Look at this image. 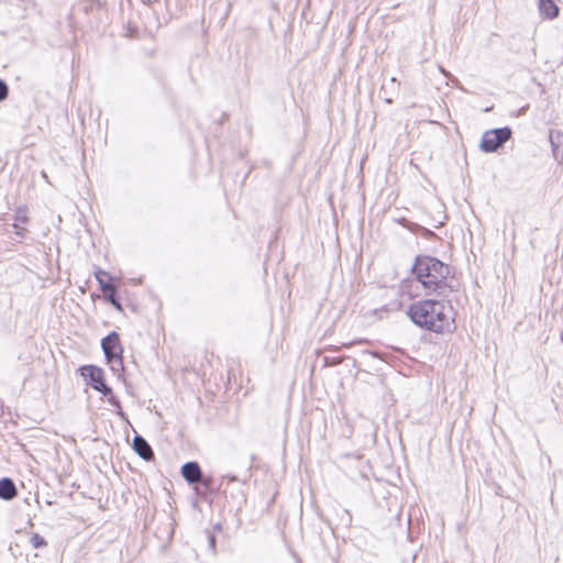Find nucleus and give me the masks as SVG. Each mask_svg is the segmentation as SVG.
<instances>
[{
    "instance_id": "1",
    "label": "nucleus",
    "mask_w": 563,
    "mask_h": 563,
    "mask_svg": "<svg viewBox=\"0 0 563 563\" xmlns=\"http://www.w3.org/2000/svg\"><path fill=\"white\" fill-rule=\"evenodd\" d=\"M454 310L449 300L420 299L409 305L407 316L420 329L438 334L456 329Z\"/></svg>"
},
{
    "instance_id": "2",
    "label": "nucleus",
    "mask_w": 563,
    "mask_h": 563,
    "mask_svg": "<svg viewBox=\"0 0 563 563\" xmlns=\"http://www.w3.org/2000/svg\"><path fill=\"white\" fill-rule=\"evenodd\" d=\"M411 274L427 294L448 297L457 290L452 267L435 256L419 254L415 257Z\"/></svg>"
},
{
    "instance_id": "3",
    "label": "nucleus",
    "mask_w": 563,
    "mask_h": 563,
    "mask_svg": "<svg viewBox=\"0 0 563 563\" xmlns=\"http://www.w3.org/2000/svg\"><path fill=\"white\" fill-rule=\"evenodd\" d=\"M101 349L110 369L118 374V378H121L124 373V365L123 346L121 344L119 333L117 331H111L108 335L102 338Z\"/></svg>"
},
{
    "instance_id": "4",
    "label": "nucleus",
    "mask_w": 563,
    "mask_h": 563,
    "mask_svg": "<svg viewBox=\"0 0 563 563\" xmlns=\"http://www.w3.org/2000/svg\"><path fill=\"white\" fill-rule=\"evenodd\" d=\"M512 136V130L509 126H501L487 130L483 133L479 150L484 153L490 154L498 152L506 142Z\"/></svg>"
},
{
    "instance_id": "5",
    "label": "nucleus",
    "mask_w": 563,
    "mask_h": 563,
    "mask_svg": "<svg viewBox=\"0 0 563 563\" xmlns=\"http://www.w3.org/2000/svg\"><path fill=\"white\" fill-rule=\"evenodd\" d=\"M77 372L84 378L86 385L92 389H96L106 380L103 369L93 364L81 365L78 367Z\"/></svg>"
},
{
    "instance_id": "6",
    "label": "nucleus",
    "mask_w": 563,
    "mask_h": 563,
    "mask_svg": "<svg viewBox=\"0 0 563 563\" xmlns=\"http://www.w3.org/2000/svg\"><path fill=\"white\" fill-rule=\"evenodd\" d=\"M95 390L107 398L108 404L115 409V412L120 418L126 419V415L122 409L120 399L114 395L112 387L109 386L106 380Z\"/></svg>"
},
{
    "instance_id": "7",
    "label": "nucleus",
    "mask_w": 563,
    "mask_h": 563,
    "mask_svg": "<svg viewBox=\"0 0 563 563\" xmlns=\"http://www.w3.org/2000/svg\"><path fill=\"white\" fill-rule=\"evenodd\" d=\"M180 474L189 485L199 482V479L203 475L199 463L196 461L186 462L180 468Z\"/></svg>"
},
{
    "instance_id": "8",
    "label": "nucleus",
    "mask_w": 563,
    "mask_h": 563,
    "mask_svg": "<svg viewBox=\"0 0 563 563\" xmlns=\"http://www.w3.org/2000/svg\"><path fill=\"white\" fill-rule=\"evenodd\" d=\"M132 448L135 451V453L144 461L150 462L154 459V452L152 450V446L150 445L145 438L137 433L133 438Z\"/></svg>"
},
{
    "instance_id": "9",
    "label": "nucleus",
    "mask_w": 563,
    "mask_h": 563,
    "mask_svg": "<svg viewBox=\"0 0 563 563\" xmlns=\"http://www.w3.org/2000/svg\"><path fill=\"white\" fill-rule=\"evenodd\" d=\"M192 486L199 497H207L217 492V488L214 487V479L210 475L203 474L199 482H196Z\"/></svg>"
},
{
    "instance_id": "10",
    "label": "nucleus",
    "mask_w": 563,
    "mask_h": 563,
    "mask_svg": "<svg viewBox=\"0 0 563 563\" xmlns=\"http://www.w3.org/2000/svg\"><path fill=\"white\" fill-rule=\"evenodd\" d=\"M552 154L555 161L563 163V133L551 130L549 133Z\"/></svg>"
},
{
    "instance_id": "11",
    "label": "nucleus",
    "mask_w": 563,
    "mask_h": 563,
    "mask_svg": "<svg viewBox=\"0 0 563 563\" xmlns=\"http://www.w3.org/2000/svg\"><path fill=\"white\" fill-rule=\"evenodd\" d=\"M538 9L541 18L544 20H553L560 13V8L554 0H538Z\"/></svg>"
},
{
    "instance_id": "12",
    "label": "nucleus",
    "mask_w": 563,
    "mask_h": 563,
    "mask_svg": "<svg viewBox=\"0 0 563 563\" xmlns=\"http://www.w3.org/2000/svg\"><path fill=\"white\" fill-rule=\"evenodd\" d=\"M18 495L16 486L12 478L3 477L0 479V498L3 500H12Z\"/></svg>"
},
{
    "instance_id": "13",
    "label": "nucleus",
    "mask_w": 563,
    "mask_h": 563,
    "mask_svg": "<svg viewBox=\"0 0 563 563\" xmlns=\"http://www.w3.org/2000/svg\"><path fill=\"white\" fill-rule=\"evenodd\" d=\"M398 222L402 227L407 228L410 232L420 233L426 239H431V238L435 236V233L433 231H431L427 228H423L422 225H420L418 223L410 222L405 218L399 219Z\"/></svg>"
},
{
    "instance_id": "14",
    "label": "nucleus",
    "mask_w": 563,
    "mask_h": 563,
    "mask_svg": "<svg viewBox=\"0 0 563 563\" xmlns=\"http://www.w3.org/2000/svg\"><path fill=\"white\" fill-rule=\"evenodd\" d=\"M95 277H96V279L99 284V287L103 294L107 292L108 290H113L114 285L111 283L112 276L108 272H106L101 268H98L95 272Z\"/></svg>"
},
{
    "instance_id": "15",
    "label": "nucleus",
    "mask_w": 563,
    "mask_h": 563,
    "mask_svg": "<svg viewBox=\"0 0 563 563\" xmlns=\"http://www.w3.org/2000/svg\"><path fill=\"white\" fill-rule=\"evenodd\" d=\"M107 300L111 303V306L119 312H123V306L117 295V288L113 287V290H108L104 292Z\"/></svg>"
},
{
    "instance_id": "16",
    "label": "nucleus",
    "mask_w": 563,
    "mask_h": 563,
    "mask_svg": "<svg viewBox=\"0 0 563 563\" xmlns=\"http://www.w3.org/2000/svg\"><path fill=\"white\" fill-rule=\"evenodd\" d=\"M29 222V217L26 214V208L25 207H19L14 214V223H23L26 224Z\"/></svg>"
},
{
    "instance_id": "17",
    "label": "nucleus",
    "mask_w": 563,
    "mask_h": 563,
    "mask_svg": "<svg viewBox=\"0 0 563 563\" xmlns=\"http://www.w3.org/2000/svg\"><path fill=\"white\" fill-rule=\"evenodd\" d=\"M30 543L34 549H41L47 544L46 540L38 533H33L31 536Z\"/></svg>"
},
{
    "instance_id": "18",
    "label": "nucleus",
    "mask_w": 563,
    "mask_h": 563,
    "mask_svg": "<svg viewBox=\"0 0 563 563\" xmlns=\"http://www.w3.org/2000/svg\"><path fill=\"white\" fill-rule=\"evenodd\" d=\"M207 539H208V547L212 551V553H216L217 550V539L216 536L209 531L206 530Z\"/></svg>"
},
{
    "instance_id": "19",
    "label": "nucleus",
    "mask_w": 563,
    "mask_h": 563,
    "mask_svg": "<svg viewBox=\"0 0 563 563\" xmlns=\"http://www.w3.org/2000/svg\"><path fill=\"white\" fill-rule=\"evenodd\" d=\"M9 96V86L0 78V102L4 101Z\"/></svg>"
},
{
    "instance_id": "20",
    "label": "nucleus",
    "mask_w": 563,
    "mask_h": 563,
    "mask_svg": "<svg viewBox=\"0 0 563 563\" xmlns=\"http://www.w3.org/2000/svg\"><path fill=\"white\" fill-rule=\"evenodd\" d=\"M14 233L19 239H24L26 236L27 230L21 227L18 223H13Z\"/></svg>"
},
{
    "instance_id": "21",
    "label": "nucleus",
    "mask_w": 563,
    "mask_h": 563,
    "mask_svg": "<svg viewBox=\"0 0 563 563\" xmlns=\"http://www.w3.org/2000/svg\"><path fill=\"white\" fill-rule=\"evenodd\" d=\"M362 343H368V340L366 339H357L355 341H351V342H347V343H343V346L344 347H351L352 345L354 344H362Z\"/></svg>"
},
{
    "instance_id": "22",
    "label": "nucleus",
    "mask_w": 563,
    "mask_h": 563,
    "mask_svg": "<svg viewBox=\"0 0 563 563\" xmlns=\"http://www.w3.org/2000/svg\"><path fill=\"white\" fill-rule=\"evenodd\" d=\"M224 478H227L229 482H236L238 477L235 475H225Z\"/></svg>"
},
{
    "instance_id": "23",
    "label": "nucleus",
    "mask_w": 563,
    "mask_h": 563,
    "mask_svg": "<svg viewBox=\"0 0 563 563\" xmlns=\"http://www.w3.org/2000/svg\"><path fill=\"white\" fill-rule=\"evenodd\" d=\"M364 354H371L373 356H376V352H371V351H363Z\"/></svg>"
},
{
    "instance_id": "24",
    "label": "nucleus",
    "mask_w": 563,
    "mask_h": 563,
    "mask_svg": "<svg viewBox=\"0 0 563 563\" xmlns=\"http://www.w3.org/2000/svg\"><path fill=\"white\" fill-rule=\"evenodd\" d=\"M385 102L390 104V103H393V99L391 98H385Z\"/></svg>"
},
{
    "instance_id": "25",
    "label": "nucleus",
    "mask_w": 563,
    "mask_h": 563,
    "mask_svg": "<svg viewBox=\"0 0 563 563\" xmlns=\"http://www.w3.org/2000/svg\"><path fill=\"white\" fill-rule=\"evenodd\" d=\"M214 529H216V530H221V525H220V523H217V525L214 526Z\"/></svg>"
}]
</instances>
